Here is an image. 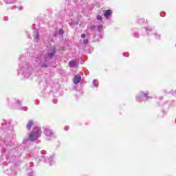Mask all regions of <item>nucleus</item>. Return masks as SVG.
Instances as JSON below:
<instances>
[{
	"mask_svg": "<svg viewBox=\"0 0 176 176\" xmlns=\"http://www.w3.org/2000/svg\"><path fill=\"white\" fill-rule=\"evenodd\" d=\"M41 134L42 131L41 130V128L38 126L33 128L32 131L29 135L30 141H36V140L41 137Z\"/></svg>",
	"mask_w": 176,
	"mask_h": 176,
	"instance_id": "f257e3e1",
	"label": "nucleus"
},
{
	"mask_svg": "<svg viewBox=\"0 0 176 176\" xmlns=\"http://www.w3.org/2000/svg\"><path fill=\"white\" fill-rule=\"evenodd\" d=\"M56 53V49L54 48H51L48 50L47 54L45 56H41V61H48V60H50L54 56V54Z\"/></svg>",
	"mask_w": 176,
	"mask_h": 176,
	"instance_id": "f03ea898",
	"label": "nucleus"
},
{
	"mask_svg": "<svg viewBox=\"0 0 176 176\" xmlns=\"http://www.w3.org/2000/svg\"><path fill=\"white\" fill-rule=\"evenodd\" d=\"M104 16L106 19H108L111 14H112V10H108L103 11Z\"/></svg>",
	"mask_w": 176,
	"mask_h": 176,
	"instance_id": "7ed1b4c3",
	"label": "nucleus"
},
{
	"mask_svg": "<svg viewBox=\"0 0 176 176\" xmlns=\"http://www.w3.org/2000/svg\"><path fill=\"white\" fill-rule=\"evenodd\" d=\"M45 134L47 137H52V135H53V133L52 132V130L49 129H46L45 130Z\"/></svg>",
	"mask_w": 176,
	"mask_h": 176,
	"instance_id": "20e7f679",
	"label": "nucleus"
},
{
	"mask_svg": "<svg viewBox=\"0 0 176 176\" xmlns=\"http://www.w3.org/2000/svg\"><path fill=\"white\" fill-rule=\"evenodd\" d=\"M80 80H81V78L80 77V76H76L74 78V84L78 85V83L80 82Z\"/></svg>",
	"mask_w": 176,
	"mask_h": 176,
	"instance_id": "39448f33",
	"label": "nucleus"
},
{
	"mask_svg": "<svg viewBox=\"0 0 176 176\" xmlns=\"http://www.w3.org/2000/svg\"><path fill=\"white\" fill-rule=\"evenodd\" d=\"M69 67H71V68H75L76 67H78V63L74 60H71L69 63Z\"/></svg>",
	"mask_w": 176,
	"mask_h": 176,
	"instance_id": "423d86ee",
	"label": "nucleus"
},
{
	"mask_svg": "<svg viewBox=\"0 0 176 176\" xmlns=\"http://www.w3.org/2000/svg\"><path fill=\"white\" fill-rule=\"evenodd\" d=\"M32 124H34V122L32 121H29V122L27 124V129L28 130H31V127H32Z\"/></svg>",
	"mask_w": 176,
	"mask_h": 176,
	"instance_id": "0eeeda50",
	"label": "nucleus"
},
{
	"mask_svg": "<svg viewBox=\"0 0 176 176\" xmlns=\"http://www.w3.org/2000/svg\"><path fill=\"white\" fill-rule=\"evenodd\" d=\"M145 97H146V94L142 93L139 97L137 98V100L140 101V98H145Z\"/></svg>",
	"mask_w": 176,
	"mask_h": 176,
	"instance_id": "6e6552de",
	"label": "nucleus"
},
{
	"mask_svg": "<svg viewBox=\"0 0 176 176\" xmlns=\"http://www.w3.org/2000/svg\"><path fill=\"white\" fill-rule=\"evenodd\" d=\"M34 39H35V41H36V42H38L39 41V34H38V33H36L34 35Z\"/></svg>",
	"mask_w": 176,
	"mask_h": 176,
	"instance_id": "1a4fd4ad",
	"label": "nucleus"
},
{
	"mask_svg": "<svg viewBox=\"0 0 176 176\" xmlns=\"http://www.w3.org/2000/svg\"><path fill=\"white\" fill-rule=\"evenodd\" d=\"M93 85L95 86V87H97V86H98V81H97V80H94L93 81Z\"/></svg>",
	"mask_w": 176,
	"mask_h": 176,
	"instance_id": "9d476101",
	"label": "nucleus"
},
{
	"mask_svg": "<svg viewBox=\"0 0 176 176\" xmlns=\"http://www.w3.org/2000/svg\"><path fill=\"white\" fill-rule=\"evenodd\" d=\"M97 19L99 20V21H102V18L100 15L97 16Z\"/></svg>",
	"mask_w": 176,
	"mask_h": 176,
	"instance_id": "9b49d317",
	"label": "nucleus"
},
{
	"mask_svg": "<svg viewBox=\"0 0 176 176\" xmlns=\"http://www.w3.org/2000/svg\"><path fill=\"white\" fill-rule=\"evenodd\" d=\"M58 32L60 35H63V34H64V31L62 29H60Z\"/></svg>",
	"mask_w": 176,
	"mask_h": 176,
	"instance_id": "f8f14e48",
	"label": "nucleus"
},
{
	"mask_svg": "<svg viewBox=\"0 0 176 176\" xmlns=\"http://www.w3.org/2000/svg\"><path fill=\"white\" fill-rule=\"evenodd\" d=\"M101 28H102V25H99V26H98V30L99 31H101Z\"/></svg>",
	"mask_w": 176,
	"mask_h": 176,
	"instance_id": "ddd939ff",
	"label": "nucleus"
},
{
	"mask_svg": "<svg viewBox=\"0 0 176 176\" xmlns=\"http://www.w3.org/2000/svg\"><path fill=\"white\" fill-rule=\"evenodd\" d=\"M81 38H86V34H81Z\"/></svg>",
	"mask_w": 176,
	"mask_h": 176,
	"instance_id": "4468645a",
	"label": "nucleus"
},
{
	"mask_svg": "<svg viewBox=\"0 0 176 176\" xmlns=\"http://www.w3.org/2000/svg\"><path fill=\"white\" fill-rule=\"evenodd\" d=\"M89 43V41L88 40H84V43Z\"/></svg>",
	"mask_w": 176,
	"mask_h": 176,
	"instance_id": "2eb2a0df",
	"label": "nucleus"
},
{
	"mask_svg": "<svg viewBox=\"0 0 176 176\" xmlns=\"http://www.w3.org/2000/svg\"><path fill=\"white\" fill-rule=\"evenodd\" d=\"M41 67L43 68V67H47V65H42Z\"/></svg>",
	"mask_w": 176,
	"mask_h": 176,
	"instance_id": "dca6fc26",
	"label": "nucleus"
}]
</instances>
